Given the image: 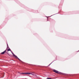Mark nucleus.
Listing matches in <instances>:
<instances>
[{
	"label": "nucleus",
	"mask_w": 79,
	"mask_h": 79,
	"mask_svg": "<svg viewBox=\"0 0 79 79\" xmlns=\"http://www.w3.org/2000/svg\"><path fill=\"white\" fill-rule=\"evenodd\" d=\"M27 74H32V73H27Z\"/></svg>",
	"instance_id": "3"
},
{
	"label": "nucleus",
	"mask_w": 79,
	"mask_h": 79,
	"mask_svg": "<svg viewBox=\"0 0 79 79\" xmlns=\"http://www.w3.org/2000/svg\"><path fill=\"white\" fill-rule=\"evenodd\" d=\"M47 79H52L51 78H49V77H48Z\"/></svg>",
	"instance_id": "8"
},
{
	"label": "nucleus",
	"mask_w": 79,
	"mask_h": 79,
	"mask_svg": "<svg viewBox=\"0 0 79 79\" xmlns=\"http://www.w3.org/2000/svg\"><path fill=\"white\" fill-rule=\"evenodd\" d=\"M7 47H8V45L7 44Z\"/></svg>",
	"instance_id": "12"
},
{
	"label": "nucleus",
	"mask_w": 79,
	"mask_h": 79,
	"mask_svg": "<svg viewBox=\"0 0 79 79\" xmlns=\"http://www.w3.org/2000/svg\"><path fill=\"white\" fill-rule=\"evenodd\" d=\"M52 64V63H51L50 64H49V65L48 66H50V64Z\"/></svg>",
	"instance_id": "13"
},
{
	"label": "nucleus",
	"mask_w": 79,
	"mask_h": 79,
	"mask_svg": "<svg viewBox=\"0 0 79 79\" xmlns=\"http://www.w3.org/2000/svg\"><path fill=\"white\" fill-rule=\"evenodd\" d=\"M6 52V50H5L3 52H1V55H3V54H4V53H5Z\"/></svg>",
	"instance_id": "2"
},
{
	"label": "nucleus",
	"mask_w": 79,
	"mask_h": 79,
	"mask_svg": "<svg viewBox=\"0 0 79 79\" xmlns=\"http://www.w3.org/2000/svg\"><path fill=\"white\" fill-rule=\"evenodd\" d=\"M8 51H11V49H10V48H9V49H8Z\"/></svg>",
	"instance_id": "6"
},
{
	"label": "nucleus",
	"mask_w": 79,
	"mask_h": 79,
	"mask_svg": "<svg viewBox=\"0 0 79 79\" xmlns=\"http://www.w3.org/2000/svg\"><path fill=\"white\" fill-rule=\"evenodd\" d=\"M14 56H15V58H18V57L17 56L15 55Z\"/></svg>",
	"instance_id": "7"
},
{
	"label": "nucleus",
	"mask_w": 79,
	"mask_h": 79,
	"mask_svg": "<svg viewBox=\"0 0 79 79\" xmlns=\"http://www.w3.org/2000/svg\"><path fill=\"white\" fill-rule=\"evenodd\" d=\"M10 52H11V53H12V54H13V52H12V51H11Z\"/></svg>",
	"instance_id": "10"
},
{
	"label": "nucleus",
	"mask_w": 79,
	"mask_h": 79,
	"mask_svg": "<svg viewBox=\"0 0 79 79\" xmlns=\"http://www.w3.org/2000/svg\"><path fill=\"white\" fill-rule=\"evenodd\" d=\"M78 52H79V51H78Z\"/></svg>",
	"instance_id": "15"
},
{
	"label": "nucleus",
	"mask_w": 79,
	"mask_h": 79,
	"mask_svg": "<svg viewBox=\"0 0 79 79\" xmlns=\"http://www.w3.org/2000/svg\"><path fill=\"white\" fill-rule=\"evenodd\" d=\"M53 71L55 72V73H57L58 74H60V72H59L58 71L56 70H53Z\"/></svg>",
	"instance_id": "1"
},
{
	"label": "nucleus",
	"mask_w": 79,
	"mask_h": 79,
	"mask_svg": "<svg viewBox=\"0 0 79 79\" xmlns=\"http://www.w3.org/2000/svg\"><path fill=\"white\" fill-rule=\"evenodd\" d=\"M20 74H27V73H21Z\"/></svg>",
	"instance_id": "5"
},
{
	"label": "nucleus",
	"mask_w": 79,
	"mask_h": 79,
	"mask_svg": "<svg viewBox=\"0 0 79 79\" xmlns=\"http://www.w3.org/2000/svg\"><path fill=\"white\" fill-rule=\"evenodd\" d=\"M31 75H32L33 76H36V77H37V75H34V74H32V73Z\"/></svg>",
	"instance_id": "4"
},
{
	"label": "nucleus",
	"mask_w": 79,
	"mask_h": 79,
	"mask_svg": "<svg viewBox=\"0 0 79 79\" xmlns=\"http://www.w3.org/2000/svg\"><path fill=\"white\" fill-rule=\"evenodd\" d=\"M18 58V60H19L20 61H21V60H20V59H19V58Z\"/></svg>",
	"instance_id": "11"
},
{
	"label": "nucleus",
	"mask_w": 79,
	"mask_h": 79,
	"mask_svg": "<svg viewBox=\"0 0 79 79\" xmlns=\"http://www.w3.org/2000/svg\"><path fill=\"white\" fill-rule=\"evenodd\" d=\"M51 16H50V17H51Z\"/></svg>",
	"instance_id": "14"
},
{
	"label": "nucleus",
	"mask_w": 79,
	"mask_h": 79,
	"mask_svg": "<svg viewBox=\"0 0 79 79\" xmlns=\"http://www.w3.org/2000/svg\"><path fill=\"white\" fill-rule=\"evenodd\" d=\"M12 55H13V56H15V54H14V53H13Z\"/></svg>",
	"instance_id": "9"
}]
</instances>
